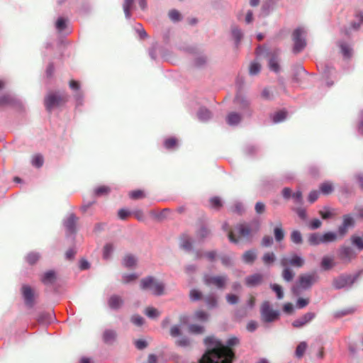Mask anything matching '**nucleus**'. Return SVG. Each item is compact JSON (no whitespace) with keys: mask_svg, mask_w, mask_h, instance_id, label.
Wrapping results in <instances>:
<instances>
[{"mask_svg":"<svg viewBox=\"0 0 363 363\" xmlns=\"http://www.w3.org/2000/svg\"><path fill=\"white\" fill-rule=\"evenodd\" d=\"M206 351L199 360L198 363H232L235 354L230 348L239 343V339L236 337L229 338L226 344L213 336L204 339Z\"/></svg>","mask_w":363,"mask_h":363,"instance_id":"nucleus-1","label":"nucleus"},{"mask_svg":"<svg viewBox=\"0 0 363 363\" xmlns=\"http://www.w3.org/2000/svg\"><path fill=\"white\" fill-rule=\"evenodd\" d=\"M318 280V276L315 272L300 275L296 284L292 287L293 294L296 296H298L301 290L310 289Z\"/></svg>","mask_w":363,"mask_h":363,"instance_id":"nucleus-2","label":"nucleus"},{"mask_svg":"<svg viewBox=\"0 0 363 363\" xmlns=\"http://www.w3.org/2000/svg\"><path fill=\"white\" fill-rule=\"evenodd\" d=\"M140 286L142 290L150 291L155 296H161L164 290V284L152 276L143 278L140 280Z\"/></svg>","mask_w":363,"mask_h":363,"instance_id":"nucleus-3","label":"nucleus"},{"mask_svg":"<svg viewBox=\"0 0 363 363\" xmlns=\"http://www.w3.org/2000/svg\"><path fill=\"white\" fill-rule=\"evenodd\" d=\"M363 274V269L359 270L354 275L341 274L333 281V286L335 289H348Z\"/></svg>","mask_w":363,"mask_h":363,"instance_id":"nucleus-4","label":"nucleus"},{"mask_svg":"<svg viewBox=\"0 0 363 363\" xmlns=\"http://www.w3.org/2000/svg\"><path fill=\"white\" fill-rule=\"evenodd\" d=\"M280 313L274 310L268 301H264L260 307L261 320L264 323H269L276 321L279 318Z\"/></svg>","mask_w":363,"mask_h":363,"instance_id":"nucleus-5","label":"nucleus"},{"mask_svg":"<svg viewBox=\"0 0 363 363\" xmlns=\"http://www.w3.org/2000/svg\"><path fill=\"white\" fill-rule=\"evenodd\" d=\"M306 30L304 28L299 27L294 30L292 35V40L294 42V53H299L305 48L306 46Z\"/></svg>","mask_w":363,"mask_h":363,"instance_id":"nucleus-6","label":"nucleus"},{"mask_svg":"<svg viewBox=\"0 0 363 363\" xmlns=\"http://www.w3.org/2000/svg\"><path fill=\"white\" fill-rule=\"evenodd\" d=\"M68 100L65 94L50 93L45 98V106L48 111L50 112L54 108L58 107Z\"/></svg>","mask_w":363,"mask_h":363,"instance_id":"nucleus-7","label":"nucleus"},{"mask_svg":"<svg viewBox=\"0 0 363 363\" xmlns=\"http://www.w3.org/2000/svg\"><path fill=\"white\" fill-rule=\"evenodd\" d=\"M228 281L226 275L211 276L205 274L203 276V283L208 286H214L218 289H223Z\"/></svg>","mask_w":363,"mask_h":363,"instance_id":"nucleus-8","label":"nucleus"},{"mask_svg":"<svg viewBox=\"0 0 363 363\" xmlns=\"http://www.w3.org/2000/svg\"><path fill=\"white\" fill-rule=\"evenodd\" d=\"M305 263L304 259L298 255H293L291 257H283L280 259V264L281 267H288L292 266L296 268H301L303 266Z\"/></svg>","mask_w":363,"mask_h":363,"instance_id":"nucleus-9","label":"nucleus"},{"mask_svg":"<svg viewBox=\"0 0 363 363\" xmlns=\"http://www.w3.org/2000/svg\"><path fill=\"white\" fill-rule=\"evenodd\" d=\"M338 255L344 263H350L357 257V254L351 247L342 245L338 250Z\"/></svg>","mask_w":363,"mask_h":363,"instance_id":"nucleus-10","label":"nucleus"},{"mask_svg":"<svg viewBox=\"0 0 363 363\" xmlns=\"http://www.w3.org/2000/svg\"><path fill=\"white\" fill-rule=\"evenodd\" d=\"M21 294L24 300L25 304L32 308L35 304V291L34 290L27 284H23L21 286Z\"/></svg>","mask_w":363,"mask_h":363,"instance_id":"nucleus-11","label":"nucleus"},{"mask_svg":"<svg viewBox=\"0 0 363 363\" xmlns=\"http://www.w3.org/2000/svg\"><path fill=\"white\" fill-rule=\"evenodd\" d=\"M354 225H355L354 219L351 215H350V214L344 215L342 217V223L338 227V230H337L338 234L342 237L345 236L347 234L348 229L350 228H353L354 226Z\"/></svg>","mask_w":363,"mask_h":363,"instance_id":"nucleus-12","label":"nucleus"},{"mask_svg":"<svg viewBox=\"0 0 363 363\" xmlns=\"http://www.w3.org/2000/svg\"><path fill=\"white\" fill-rule=\"evenodd\" d=\"M235 230L237 231L240 238H244L249 242L251 241L253 233L250 226L247 224H238L235 226Z\"/></svg>","mask_w":363,"mask_h":363,"instance_id":"nucleus-13","label":"nucleus"},{"mask_svg":"<svg viewBox=\"0 0 363 363\" xmlns=\"http://www.w3.org/2000/svg\"><path fill=\"white\" fill-rule=\"evenodd\" d=\"M318 67L321 70L323 77L326 81L327 86H331L333 84V82L328 79L335 75V72L333 67L328 64H320Z\"/></svg>","mask_w":363,"mask_h":363,"instance_id":"nucleus-14","label":"nucleus"},{"mask_svg":"<svg viewBox=\"0 0 363 363\" xmlns=\"http://www.w3.org/2000/svg\"><path fill=\"white\" fill-rule=\"evenodd\" d=\"M315 317V313L308 312L293 321L292 325L296 328H301L309 323Z\"/></svg>","mask_w":363,"mask_h":363,"instance_id":"nucleus-15","label":"nucleus"},{"mask_svg":"<svg viewBox=\"0 0 363 363\" xmlns=\"http://www.w3.org/2000/svg\"><path fill=\"white\" fill-rule=\"evenodd\" d=\"M77 216L71 213L64 220L63 225L66 229L67 235H72L76 232Z\"/></svg>","mask_w":363,"mask_h":363,"instance_id":"nucleus-16","label":"nucleus"},{"mask_svg":"<svg viewBox=\"0 0 363 363\" xmlns=\"http://www.w3.org/2000/svg\"><path fill=\"white\" fill-rule=\"evenodd\" d=\"M41 282L45 286H52L57 281V274L54 270H48L40 276Z\"/></svg>","mask_w":363,"mask_h":363,"instance_id":"nucleus-17","label":"nucleus"},{"mask_svg":"<svg viewBox=\"0 0 363 363\" xmlns=\"http://www.w3.org/2000/svg\"><path fill=\"white\" fill-rule=\"evenodd\" d=\"M123 304V299L121 296L113 294L108 299V305L112 310H118Z\"/></svg>","mask_w":363,"mask_h":363,"instance_id":"nucleus-18","label":"nucleus"},{"mask_svg":"<svg viewBox=\"0 0 363 363\" xmlns=\"http://www.w3.org/2000/svg\"><path fill=\"white\" fill-rule=\"evenodd\" d=\"M263 277L260 274H254L245 278V284L250 287H253L260 284L262 281Z\"/></svg>","mask_w":363,"mask_h":363,"instance_id":"nucleus-19","label":"nucleus"},{"mask_svg":"<svg viewBox=\"0 0 363 363\" xmlns=\"http://www.w3.org/2000/svg\"><path fill=\"white\" fill-rule=\"evenodd\" d=\"M230 32L232 38L235 40V46L238 47L243 38L242 30L238 26L233 25L231 26Z\"/></svg>","mask_w":363,"mask_h":363,"instance_id":"nucleus-20","label":"nucleus"},{"mask_svg":"<svg viewBox=\"0 0 363 363\" xmlns=\"http://www.w3.org/2000/svg\"><path fill=\"white\" fill-rule=\"evenodd\" d=\"M69 87L74 91H77V93L74 95V98L76 99L77 106H79L82 104L83 96L81 91H79L80 85L77 81L71 80L69 82Z\"/></svg>","mask_w":363,"mask_h":363,"instance_id":"nucleus-21","label":"nucleus"},{"mask_svg":"<svg viewBox=\"0 0 363 363\" xmlns=\"http://www.w3.org/2000/svg\"><path fill=\"white\" fill-rule=\"evenodd\" d=\"M234 103L236 104L239 108L245 110L248 108L250 106L249 101L246 99L245 96L241 95L240 94H237L235 99Z\"/></svg>","mask_w":363,"mask_h":363,"instance_id":"nucleus-22","label":"nucleus"},{"mask_svg":"<svg viewBox=\"0 0 363 363\" xmlns=\"http://www.w3.org/2000/svg\"><path fill=\"white\" fill-rule=\"evenodd\" d=\"M335 266L334 258L332 257L325 256L320 262V267L325 271H328Z\"/></svg>","mask_w":363,"mask_h":363,"instance_id":"nucleus-23","label":"nucleus"},{"mask_svg":"<svg viewBox=\"0 0 363 363\" xmlns=\"http://www.w3.org/2000/svg\"><path fill=\"white\" fill-rule=\"evenodd\" d=\"M197 116L200 121L206 122L212 118V113L206 108L201 107L198 111Z\"/></svg>","mask_w":363,"mask_h":363,"instance_id":"nucleus-24","label":"nucleus"},{"mask_svg":"<svg viewBox=\"0 0 363 363\" xmlns=\"http://www.w3.org/2000/svg\"><path fill=\"white\" fill-rule=\"evenodd\" d=\"M241 121V116L235 112H230L226 117L227 123L229 125H237Z\"/></svg>","mask_w":363,"mask_h":363,"instance_id":"nucleus-25","label":"nucleus"},{"mask_svg":"<svg viewBox=\"0 0 363 363\" xmlns=\"http://www.w3.org/2000/svg\"><path fill=\"white\" fill-rule=\"evenodd\" d=\"M257 258V252L254 250L246 251L242 255V260L247 264H252Z\"/></svg>","mask_w":363,"mask_h":363,"instance_id":"nucleus-26","label":"nucleus"},{"mask_svg":"<svg viewBox=\"0 0 363 363\" xmlns=\"http://www.w3.org/2000/svg\"><path fill=\"white\" fill-rule=\"evenodd\" d=\"M222 229L224 231L228 232V237L230 242L238 244L239 239L236 238L235 235L232 230H229V225L227 222H225L222 225Z\"/></svg>","mask_w":363,"mask_h":363,"instance_id":"nucleus-27","label":"nucleus"},{"mask_svg":"<svg viewBox=\"0 0 363 363\" xmlns=\"http://www.w3.org/2000/svg\"><path fill=\"white\" fill-rule=\"evenodd\" d=\"M180 245L184 250L188 252L191 251L192 249V243L190 238L185 235H182L181 238Z\"/></svg>","mask_w":363,"mask_h":363,"instance_id":"nucleus-28","label":"nucleus"},{"mask_svg":"<svg viewBox=\"0 0 363 363\" xmlns=\"http://www.w3.org/2000/svg\"><path fill=\"white\" fill-rule=\"evenodd\" d=\"M16 103V99L9 94L0 96V106L13 105Z\"/></svg>","mask_w":363,"mask_h":363,"instance_id":"nucleus-29","label":"nucleus"},{"mask_svg":"<svg viewBox=\"0 0 363 363\" xmlns=\"http://www.w3.org/2000/svg\"><path fill=\"white\" fill-rule=\"evenodd\" d=\"M340 48L341 50V53L342 54L345 58H350L352 54V50L351 47L345 43H340Z\"/></svg>","mask_w":363,"mask_h":363,"instance_id":"nucleus-30","label":"nucleus"},{"mask_svg":"<svg viewBox=\"0 0 363 363\" xmlns=\"http://www.w3.org/2000/svg\"><path fill=\"white\" fill-rule=\"evenodd\" d=\"M287 113L285 111H279L272 116V119L274 123L284 121L286 118Z\"/></svg>","mask_w":363,"mask_h":363,"instance_id":"nucleus-31","label":"nucleus"},{"mask_svg":"<svg viewBox=\"0 0 363 363\" xmlns=\"http://www.w3.org/2000/svg\"><path fill=\"white\" fill-rule=\"evenodd\" d=\"M136 258L131 255H126L123 260V265L127 268H132L136 264Z\"/></svg>","mask_w":363,"mask_h":363,"instance_id":"nucleus-32","label":"nucleus"},{"mask_svg":"<svg viewBox=\"0 0 363 363\" xmlns=\"http://www.w3.org/2000/svg\"><path fill=\"white\" fill-rule=\"evenodd\" d=\"M333 189V184L330 182H323L320 185V192L325 195L332 193Z\"/></svg>","mask_w":363,"mask_h":363,"instance_id":"nucleus-33","label":"nucleus"},{"mask_svg":"<svg viewBox=\"0 0 363 363\" xmlns=\"http://www.w3.org/2000/svg\"><path fill=\"white\" fill-rule=\"evenodd\" d=\"M206 303L209 308H213L217 306V298L215 294L208 295L206 298Z\"/></svg>","mask_w":363,"mask_h":363,"instance_id":"nucleus-34","label":"nucleus"},{"mask_svg":"<svg viewBox=\"0 0 363 363\" xmlns=\"http://www.w3.org/2000/svg\"><path fill=\"white\" fill-rule=\"evenodd\" d=\"M351 243L352 245L355 246L357 250H363V238L357 236V235H352L351 237Z\"/></svg>","mask_w":363,"mask_h":363,"instance_id":"nucleus-35","label":"nucleus"},{"mask_svg":"<svg viewBox=\"0 0 363 363\" xmlns=\"http://www.w3.org/2000/svg\"><path fill=\"white\" fill-rule=\"evenodd\" d=\"M269 69L274 72L277 73L279 72L280 67H279V60L277 57L274 56L269 59Z\"/></svg>","mask_w":363,"mask_h":363,"instance_id":"nucleus-36","label":"nucleus"},{"mask_svg":"<svg viewBox=\"0 0 363 363\" xmlns=\"http://www.w3.org/2000/svg\"><path fill=\"white\" fill-rule=\"evenodd\" d=\"M337 239V234L333 232H327L322 235V242L328 243L334 242Z\"/></svg>","mask_w":363,"mask_h":363,"instance_id":"nucleus-37","label":"nucleus"},{"mask_svg":"<svg viewBox=\"0 0 363 363\" xmlns=\"http://www.w3.org/2000/svg\"><path fill=\"white\" fill-rule=\"evenodd\" d=\"M308 242L311 245H318L322 242V235L318 233H312L308 237Z\"/></svg>","mask_w":363,"mask_h":363,"instance_id":"nucleus-38","label":"nucleus"},{"mask_svg":"<svg viewBox=\"0 0 363 363\" xmlns=\"http://www.w3.org/2000/svg\"><path fill=\"white\" fill-rule=\"evenodd\" d=\"M363 24V13L359 12L356 14V19L352 23V28L358 30Z\"/></svg>","mask_w":363,"mask_h":363,"instance_id":"nucleus-39","label":"nucleus"},{"mask_svg":"<svg viewBox=\"0 0 363 363\" xmlns=\"http://www.w3.org/2000/svg\"><path fill=\"white\" fill-rule=\"evenodd\" d=\"M134 0H124L123 11L125 18L129 19L131 17L130 10Z\"/></svg>","mask_w":363,"mask_h":363,"instance_id":"nucleus-40","label":"nucleus"},{"mask_svg":"<svg viewBox=\"0 0 363 363\" xmlns=\"http://www.w3.org/2000/svg\"><path fill=\"white\" fill-rule=\"evenodd\" d=\"M284 268L282 272V277L286 281H292L294 273L292 272V270L288 267H282Z\"/></svg>","mask_w":363,"mask_h":363,"instance_id":"nucleus-41","label":"nucleus"},{"mask_svg":"<svg viewBox=\"0 0 363 363\" xmlns=\"http://www.w3.org/2000/svg\"><path fill=\"white\" fill-rule=\"evenodd\" d=\"M291 240L296 245L301 244L303 242L301 233L298 230L292 231L291 233Z\"/></svg>","mask_w":363,"mask_h":363,"instance_id":"nucleus-42","label":"nucleus"},{"mask_svg":"<svg viewBox=\"0 0 363 363\" xmlns=\"http://www.w3.org/2000/svg\"><path fill=\"white\" fill-rule=\"evenodd\" d=\"M210 235V231L204 226H202L199 228V230L196 233V238L199 240H203V239L208 238Z\"/></svg>","mask_w":363,"mask_h":363,"instance_id":"nucleus-43","label":"nucleus"},{"mask_svg":"<svg viewBox=\"0 0 363 363\" xmlns=\"http://www.w3.org/2000/svg\"><path fill=\"white\" fill-rule=\"evenodd\" d=\"M116 333L113 330H108L104 333L103 338L104 342L110 343L114 340Z\"/></svg>","mask_w":363,"mask_h":363,"instance_id":"nucleus-44","label":"nucleus"},{"mask_svg":"<svg viewBox=\"0 0 363 363\" xmlns=\"http://www.w3.org/2000/svg\"><path fill=\"white\" fill-rule=\"evenodd\" d=\"M111 189L108 186H101L94 189V195L96 196H101L103 195L108 194Z\"/></svg>","mask_w":363,"mask_h":363,"instance_id":"nucleus-45","label":"nucleus"},{"mask_svg":"<svg viewBox=\"0 0 363 363\" xmlns=\"http://www.w3.org/2000/svg\"><path fill=\"white\" fill-rule=\"evenodd\" d=\"M274 234L275 240L277 242H280L284 238V232L281 225L277 226L274 229Z\"/></svg>","mask_w":363,"mask_h":363,"instance_id":"nucleus-46","label":"nucleus"},{"mask_svg":"<svg viewBox=\"0 0 363 363\" xmlns=\"http://www.w3.org/2000/svg\"><path fill=\"white\" fill-rule=\"evenodd\" d=\"M306 348H307L306 342H301V343H299L296 349V352H295L296 356L298 358H301L303 355Z\"/></svg>","mask_w":363,"mask_h":363,"instance_id":"nucleus-47","label":"nucleus"},{"mask_svg":"<svg viewBox=\"0 0 363 363\" xmlns=\"http://www.w3.org/2000/svg\"><path fill=\"white\" fill-rule=\"evenodd\" d=\"M145 313L150 318H155L160 314L159 311L153 307H147L145 309Z\"/></svg>","mask_w":363,"mask_h":363,"instance_id":"nucleus-48","label":"nucleus"},{"mask_svg":"<svg viewBox=\"0 0 363 363\" xmlns=\"http://www.w3.org/2000/svg\"><path fill=\"white\" fill-rule=\"evenodd\" d=\"M138 275L135 273L124 274L122 276V281L124 284H128V283L134 281L135 279H138Z\"/></svg>","mask_w":363,"mask_h":363,"instance_id":"nucleus-49","label":"nucleus"},{"mask_svg":"<svg viewBox=\"0 0 363 363\" xmlns=\"http://www.w3.org/2000/svg\"><path fill=\"white\" fill-rule=\"evenodd\" d=\"M113 252V246L112 244H106L104 247L103 257L105 259L110 258Z\"/></svg>","mask_w":363,"mask_h":363,"instance_id":"nucleus-50","label":"nucleus"},{"mask_svg":"<svg viewBox=\"0 0 363 363\" xmlns=\"http://www.w3.org/2000/svg\"><path fill=\"white\" fill-rule=\"evenodd\" d=\"M40 258V255L37 252H30L26 256V261L30 264H34Z\"/></svg>","mask_w":363,"mask_h":363,"instance_id":"nucleus-51","label":"nucleus"},{"mask_svg":"<svg viewBox=\"0 0 363 363\" xmlns=\"http://www.w3.org/2000/svg\"><path fill=\"white\" fill-rule=\"evenodd\" d=\"M189 330L194 334H201L204 331V328L199 325L191 324L189 327Z\"/></svg>","mask_w":363,"mask_h":363,"instance_id":"nucleus-52","label":"nucleus"},{"mask_svg":"<svg viewBox=\"0 0 363 363\" xmlns=\"http://www.w3.org/2000/svg\"><path fill=\"white\" fill-rule=\"evenodd\" d=\"M177 345L182 347H189L191 345V340L186 336L181 337L179 340H177Z\"/></svg>","mask_w":363,"mask_h":363,"instance_id":"nucleus-53","label":"nucleus"},{"mask_svg":"<svg viewBox=\"0 0 363 363\" xmlns=\"http://www.w3.org/2000/svg\"><path fill=\"white\" fill-rule=\"evenodd\" d=\"M272 289L277 294V297L278 299H281L284 297V293L282 288L277 284H272L270 285Z\"/></svg>","mask_w":363,"mask_h":363,"instance_id":"nucleus-54","label":"nucleus"},{"mask_svg":"<svg viewBox=\"0 0 363 363\" xmlns=\"http://www.w3.org/2000/svg\"><path fill=\"white\" fill-rule=\"evenodd\" d=\"M354 312V309L353 308H347L342 311H338L334 313V316L337 318H341L342 316L352 314Z\"/></svg>","mask_w":363,"mask_h":363,"instance_id":"nucleus-55","label":"nucleus"},{"mask_svg":"<svg viewBox=\"0 0 363 363\" xmlns=\"http://www.w3.org/2000/svg\"><path fill=\"white\" fill-rule=\"evenodd\" d=\"M319 214L323 219L330 218L333 215L330 208L328 206H325L323 210H320Z\"/></svg>","mask_w":363,"mask_h":363,"instance_id":"nucleus-56","label":"nucleus"},{"mask_svg":"<svg viewBox=\"0 0 363 363\" xmlns=\"http://www.w3.org/2000/svg\"><path fill=\"white\" fill-rule=\"evenodd\" d=\"M262 260L266 264L272 263L275 260V255L273 252L265 253L262 257Z\"/></svg>","mask_w":363,"mask_h":363,"instance_id":"nucleus-57","label":"nucleus"},{"mask_svg":"<svg viewBox=\"0 0 363 363\" xmlns=\"http://www.w3.org/2000/svg\"><path fill=\"white\" fill-rule=\"evenodd\" d=\"M210 203L212 208L219 209L222 206V202L219 197L215 196L210 199Z\"/></svg>","mask_w":363,"mask_h":363,"instance_id":"nucleus-58","label":"nucleus"},{"mask_svg":"<svg viewBox=\"0 0 363 363\" xmlns=\"http://www.w3.org/2000/svg\"><path fill=\"white\" fill-rule=\"evenodd\" d=\"M195 318L201 321H206L208 318V314L203 311H198L194 314Z\"/></svg>","mask_w":363,"mask_h":363,"instance_id":"nucleus-59","label":"nucleus"},{"mask_svg":"<svg viewBox=\"0 0 363 363\" xmlns=\"http://www.w3.org/2000/svg\"><path fill=\"white\" fill-rule=\"evenodd\" d=\"M43 164V158L40 155H36L32 160V164L36 167H40Z\"/></svg>","mask_w":363,"mask_h":363,"instance_id":"nucleus-60","label":"nucleus"},{"mask_svg":"<svg viewBox=\"0 0 363 363\" xmlns=\"http://www.w3.org/2000/svg\"><path fill=\"white\" fill-rule=\"evenodd\" d=\"M177 145V140L174 138L166 139L164 142V145L167 149H172Z\"/></svg>","mask_w":363,"mask_h":363,"instance_id":"nucleus-61","label":"nucleus"},{"mask_svg":"<svg viewBox=\"0 0 363 363\" xmlns=\"http://www.w3.org/2000/svg\"><path fill=\"white\" fill-rule=\"evenodd\" d=\"M202 294L201 293L196 290V289H192L190 291V298L193 301H199L201 298Z\"/></svg>","mask_w":363,"mask_h":363,"instance_id":"nucleus-62","label":"nucleus"},{"mask_svg":"<svg viewBox=\"0 0 363 363\" xmlns=\"http://www.w3.org/2000/svg\"><path fill=\"white\" fill-rule=\"evenodd\" d=\"M260 65L257 62H252L251 63L250 66V74L251 75H255L258 74L260 71Z\"/></svg>","mask_w":363,"mask_h":363,"instance_id":"nucleus-63","label":"nucleus"},{"mask_svg":"<svg viewBox=\"0 0 363 363\" xmlns=\"http://www.w3.org/2000/svg\"><path fill=\"white\" fill-rule=\"evenodd\" d=\"M170 19L173 21H179L181 19V15L177 10H171L169 13Z\"/></svg>","mask_w":363,"mask_h":363,"instance_id":"nucleus-64","label":"nucleus"}]
</instances>
